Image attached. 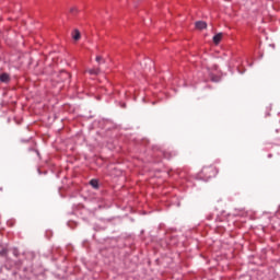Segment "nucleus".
I'll use <instances>...</instances> for the list:
<instances>
[{"mask_svg": "<svg viewBox=\"0 0 280 280\" xmlns=\"http://www.w3.org/2000/svg\"><path fill=\"white\" fill-rule=\"evenodd\" d=\"M218 176V170L213 165L203 166L199 173V177L202 180H211V178H215Z\"/></svg>", "mask_w": 280, "mask_h": 280, "instance_id": "1", "label": "nucleus"}, {"mask_svg": "<svg viewBox=\"0 0 280 280\" xmlns=\"http://www.w3.org/2000/svg\"><path fill=\"white\" fill-rule=\"evenodd\" d=\"M58 82H67V80H71V74L67 71H61L58 75Z\"/></svg>", "mask_w": 280, "mask_h": 280, "instance_id": "2", "label": "nucleus"}, {"mask_svg": "<svg viewBox=\"0 0 280 280\" xmlns=\"http://www.w3.org/2000/svg\"><path fill=\"white\" fill-rule=\"evenodd\" d=\"M10 80L11 78L8 72H3L2 74H0V82H2L3 84H9Z\"/></svg>", "mask_w": 280, "mask_h": 280, "instance_id": "3", "label": "nucleus"}, {"mask_svg": "<svg viewBox=\"0 0 280 280\" xmlns=\"http://www.w3.org/2000/svg\"><path fill=\"white\" fill-rule=\"evenodd\" d=\"M195 27L197 30H207V22L198 21L195 23Z\"/></svg>", "mask_w": 280, "mask_h": 280, "instance_id": "4", "label": "nucleus"}, {"mask_svg": "<svg viewBox=\"0 0 280 280\" xmlns=\"http://www.w3.org/2000/svg\"><path fill=\"white\" fill-rule=\"evenodd\" d=\"M163 156H164V159H172L173 156H176V152L175 151H164Z\"/></svg>", "mask_w": 280, "mask_h": 280, "instance_id": "5", "label": "nucleus"}, {"mask_svg": "<svg viewBox=\"0 0 280 280\" xmlns=\"http://www.w3.org/2000/svg\"><path fill=\"white\" fill-rule=\"evenodd\" d=\"M220 40H222V33H218L213 36V43L214 45H219Z\"/></svg>", "mask_w": 280, "mask_h": 280, "instance_id": "6", "label": "nucleus"}, {"mask_svg": "<svg viewBox=\"0 0 280 280\" xmlns=\"http://www.w3.org/2000/svg\"><path fill=\"white\" fill-rule=\"evenodd\" d=\"M90 185L93 189H100V182H97V179L90 180Z\"/></svg>", "mask_w": 280, "mask_h": 280, "instance_id": "7", "label": "nucleus"}, {"mask_svg": "<svg viewBox=\"0 0 280 280\" xmlns=\"http://www.w3.org/2000/svg\"><path fill=\"white\" fill-rule=\"evenodd\" d=\"M72 38H73V40H80L81 34H80L79 30H74V32L72 34Z\"/></svg>", "mask_w": 280, "mask_h": 280, "instance_id": "8", "label": "nucleus"}, {"mask_svg": "<svg viewBox=\"0 0 280 280\" xmlns=\"http://www.w3.org/2000/svg\"><path fill=\"white\" fill-rule=\"evenodd\" d=\"M88 73H90V75H100V68L90 69Z\"/></svg>", "mask_w": 280, "mask_h": 280, "instance_id": "9", "label": "nucleus"}, {"mask_svg": "<svg viewBox=\"0 0 280 280\" xmlns=\"http://www.w3.org/2000/svg\"><path fill=\"white\" fill-rule=\"evenodd\" d=\"M70 12H71V14H75V13L78 12V8L72 7V8L70 9Z\"/></svg>", "mask_w": 280, "mask_h": 280, "instance_id": "10", "label": "nucleus"}, {"mask_svg": "<svg viewBox=\"0 0 280 280\" xmlns=\"http://www.w3.org/2000/svg\"><path fill=\"white\" fill-rule=\"evenodd\" d=\"M96 62H104L102 56H97V57H96Z\"/></svg>", "mask_w": 280, "mask_h": 280, "instance_id": "11", "label": "nucleus"}, {"mask_svg": "<svg viewBox=\"0 0 280 280\" xmlns=\"http://www.w3.org/2000/svg\"><path fill=\"white\" fill-rule=\"evenodd\" d=\"M2 191H3V187H0V194H2Z\"/></svg>", "mask_w": 280, "mask_h": 280, "instance_id": "12", "label": "nucleus"}]
</instances>
